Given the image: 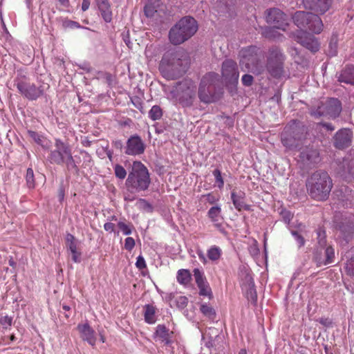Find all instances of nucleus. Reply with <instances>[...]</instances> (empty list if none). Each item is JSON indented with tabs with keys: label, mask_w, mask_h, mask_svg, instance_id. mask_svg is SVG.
<instances>
[{
	"label": "nucleus",
	"mask_w": 354,
	"mask_h": 354,
	"mask_svg": "<svg viewBox=\"0 0 354 354\" xmlns=\"http://www.w3.org/2000/svg\"><path fill=\"white\" fill-rule=\"evenodd\" d=\"M187 65V60L183 50H170L163 55L159 69L165 78L174 80L185 72Z\"/></svg>",
	"instance_id": "obj_1"
},
{
	"label": "nucleus",
	"mask_w": 354,
	"mask_h": 354,
	"mask_svg": "<svg viewBox=\"0 0 354 354\" xmlns=\"http://www.w3.org/2000/svg\"><path fill=\"white\" fill-rule=\"evenodd\" d=\"M164 91L168 100L186 108L193 106L196 97V86L190 80L178 82L172 87H165Z\"/></svg>",
	"instance_id": "obj_2"
},
{
	"label": "nucleus",
	"mask_w": 354,
	"mask_h": 354,
	"mask_svg": "<svg viewBox=\"0 0 354 354\" xmlns=\"http://www.w3.org/2000/svg\"><path fill=\"white\" fill-rule=\"evenodd\" d=\"M332 186L329 175L324 171L314 172L306 183L309 196L316 201L326 200L329 196Z\"/></svg>",
	"instance_id": "obj_3"
},
{
	"label": "nucleus",
	"mask_w": 354,
	"mask_h": 354,
	"mask_svg": "<svg viewBox=\"0 0 354 354\" xmlns=\"http://www.w3.org/2000/svg\"><path fill=\"white\" fill-rule=\"evenodd\" d=\"M151 179L147 168L141 162H134L126 180V187L131 192H145L148 189Z\"/></svg>",
	"instance_id": "obj_4"
},
{
	"label": "nucleus",
	"mask_w": 354,
	"mask_h": 354,
	"mask_svg": "<svg viewBox=\"0 0 354 354\" xmlns=\"http://www.w3.org/2000/svg\"><path fill=\"white\" fill-rule=\"evenodd\" d=\"M198 30L196 21L191 17H185L171 28L169 37L174 45H178L192 37Z\"/></svg>",
	"instance_id": "obj_5"
},
{
	"label": "nucleus",
	"mask_w": 354,
	"mask_h": 354,
	"mask_svg": "<svg viewBox=\"0 0 354 354\" xmlns=\"http://www.w3.org/2000/svg\"><path fill=\"white\" fill-rule=\"evenodd\" d=\"M266 19L273 27H266L263 29L262 35L268 39H277L279 37L277 29L286 30L288 23L286 15L279 8H270L266 12Z\"/></svg>",
	"instance_id": "obj_6"
},
{
	"label": "nucleus",
	"mask_w": 354,
	"mask_h": 354,
	"mask_svg": "<svg viewBox=\"0 0 354 354\" xmlns=\"http://www.w3.org/2000/svg\"><path fill=\"white\" fill-rule=\"evenodd\" d=\"M55 149L51 150L48 156V160L51 164L64 163L68 170L77 169L68 145L60 139H55Z\"/></svg>",
	"instance_id": "obj_7"
},
{
	"label": "nucleus",
	"mask_w": 354,
	"mask_h": 354,
	"mask_svg": "<svg viewBox=\"0 0 354 354\" xmlns=\"http://www.w3.org/2000/svg\"><path fill=\"white\" fill-rule=\"evenodd\" d=\"M259 50L253 46L241 50L240 66L243 71H248L256 75H260L264 71V65L258 57Z\"/></svg>",
	"instance_id": "obj_8"
},
{
	"label": "nucleus",
	"mask_w": 354,
	"mask_h": 354,
	"mask_svg": "<svg viewBox=\"0 0 354 354\" xmlns=\"http://www.w3.org/2000/svg\"><path fill=\"white\" fill-rule=\"evenodd\" d=\"M219 82V76L214 73H209L202 78L198 88V97L201 102L209 104L217 100L216 89Z\"/></svg>",
	"instance_id": "obj_9"
},
{
	"label": "nucleus",
	"mask_w": 354,
	"mask_h": 354,
	"mask_svg": "<svg viewBox=\"0 0 354 354\" xmlns=\"http://www.w3.org/2000/svg\"><path fill=\"white\" fill-rule=\"evenodd\" d=\"M342 110V102L335 97L326 98L321 101L317 106L311 108L310 113L315 118L322 116L335 119L339 117Z\"/></svg>",
	"instance_id": "obj_10"
},
{
	"label": "nucleus",
	"mask_w": 354,
	"mask_h": 354,
	"mask_svg": "<svg viewBox=\"0 0 354 354\" xmlns=\"http://www.w3.org/2000/svg\"><path fill=\"white\" fill-rule=\"evenodd\" d=\"M303 131L300 123L295 120L291 121L286 126L281 133V140L287 150L293 151L299 147Z\"/></svg>",
	"instance_id": "obj_11"
},
{
	"label": "nucleus",
	"mask_w": 354,
	"mask_h": 354,
	"mask_svg": "<svg viewBox=\"0 0 354 354\" xmlns=\"http://www.w3.org/2000/svg\"><path fill=\"white\" fill-rule=\"evenodd\" d=\"M295 24L299 28H306L315 34L323 29V23L317 15L308 12L298 11L292 17Z\"/></svg>",
	"instance_id": "obj_12"
},
{
	"label": "nucleus",
	"mask_w": 354,
	"mask_h": 354,
	"mask_svg": "<svg viewBox=\"0 0 354 354\" xmlns=\"http://www.w3.org/2000/svg\"><path fill=\"white\" fill-rule=\"evenodd\" d=\"M14 86L23 97L29 100H36L42 96L44 92L41 85L37 86L25 75H17L14 80Z\"/></svg>",
	"instance_id": "obj_13"
},
{
	"label": "nucleus",
	"mask_w": 354,
	"mask_h": 354,
	"mask_svg": "<svg viewBox=\"0 0 354 354\" xmlns=\"http://www.w3.org/2000/svg\"><path fill=\"white\" fill-rule=\"evenodd\" d=\"M283 60L284 57L278 48L273 47L270 49L267 69L272 76L279 77L282 75Z\"/></svg>",
	"instance_id": "obj_14"
},
{
	"label": "nucleus",
	"mask_w": 354,
	"mask_h": 354,
	"mask_svg": "<svg viewBox=\"0 0 354 354\" xmlns=\"http://www.w3.org/2000/svg\"><path fill=\"white\" fill-rule=\"evenodd\" d=\"M293 37L295 41L311 52L315 53L319 49L320 45L318 40L306 31L302 30H298L293 35Z\"/></svg>",
	"instance_id": "obj_15"
},
{
	"label": "nucleus",
	"mask_w": 354,
	"mask_h": 354,
	"mask_svg": "<svg viewBox=\"0 0 354 354\" xmlns=\"http://www.w3.org/2000/svg\"><path fill=\"white\" fill-rule=\"evenodd\" d=\"M222 75L226 81L230 83H237L239 73L236 63L232 59H227L222 65Z\"/></svg>",
	"instance_id": "obj_16"
},
{
	"label": "nucleus",
	"mask_w": 354,
	"mask_h": 354,
	"mask_svg": "<svg viewBox=\"0 0 354 354\" xmlns=\"http://www.w3.org/2000/svg\"><path fill=\"white\" fill-rule=\"evenodd\" d=\"M193 272L195 281L199 289V295L207 296L209 299L212 298V292L204 274V272L198 268H194Z\"/></svg>",
	"instance_id": "obj_17"
},
{
	"label": "nucleus",
	"mask_w": 354,
	"mask_h": 354,
	"mask_svg": "<svg viewBox=\"0 0 354 354\" xmlns=\"http://www.w3.org/2000/svg\"><path fill=\"white\" fill-rule=\"evenodd\" d=\"M145 146L140 136H131L127 142L125 153L129 156H137L144 153Z\"/></svg>",
	"instance_id": "obj_18"
},
{
	"label": "nucleus",
	"mask_w": 354,
	"mask_h": 354,
	"mask_svg": "<svg viewBox=\"0 0 354 354\" xmlns=\"http://www.w3.org/2000/svg\"><path fill=\"white\" fill-rule=\"evenodd\" d=\"M353 132L349 129L339 130L334 137V145L336 148L343 149L348 147L352 142Z\"/></svg>",
	"instance_id": "obj_19"
},
{
	"label": "nucleus",
	"mask_w": 354,
	"mask_h": 354,
	"mask_svg": "<svg viewBox=\"0 0 354 354\" xmlns=\"http://www.w3.org/2000/svg\"><path fill=\"white\" fill-rule=\"evenodd\" d=\"M320 160L319 151L313 147L304 149L299 155V161L304 165L310 167Z\"/></svg>",
	"instance_id": "obj_20"
},
{
	"label": "nucleus",
	"mask_w": 354,
	"mask_h": 354,
	"mask_svg": "<svg viewBox=\"0 0 354 354\" xmlns=\"http://www.w3.org/2000/svg\"><path fill=\"white\" fill-rule=\"evenodd\" d=\"M336 235L342 245L347 244L353 235V225L351 222L342 223L337 227Z\"/></svg>",
	"instance_id": "obj_21"
},
{
	"label": "nucleus",
	"mask_w": 354,
	"mask_h": 354,
	"mask_svg": "<svg viewBox=\"0 0 354 354\" xmlns=\"http://www.w3.org/2000/svg\"><path fill=\"white\" fill-rule=\"evenodd\" d=\"M77 330L82 340L87 342L92 346L95 345V332L88 323L78 324Z\"/></svg>",
	"instance_id": "obj_22"
},
{
	"label": "nucleus",
	"mask_w": 354,
	"mask_h": 354,
	"mask_svg": "<svg viewBox=\"0 0 354 354\" xmlns=\"http://www.w3.org/2000/svg\"><path fill=\"white\" fill-rule=\"evenodd\" d=\"M306 8L319 13H325L330 8L331 0H303Z\"/></svg>",
	"instance_id": "obj_23"
},
{
	"label": "nucleus",
	"mask_w": 354,
	"mask_h": 354,
	"mask_svg": "<svg viewBox=\"0 0 354 354\" xmlns=\"http://www.w3.org/2000/svg\"><path fill=\"white\" fill-rule=\"evenodd\" d=\"M245 193L243 191H235L233 190L231 192V200L233 203L234 207L238 211L244 210H250V206L249 205L245 204Z\"/></svg>",
	"instance_id": "obj_24"
},
{
	"label": "nucleus",
	"mask_w": 354,
	"mask_h": 354,
	"mask_svg": "<svg viewBox=\"0 0 354 354\" xmlns=\"http://www.w3.org/2000/svg\"><path fill=\"white\" fill-rule=\"evenodd\" d=\"M173 332L170 331L164 324H158L154 333V337L162 343L168 345L171 343Z\"/></svg>",
	"instance_id": "obj_25"
},
{
	"label": "nucleus",
	"mask_w": 354,
	"mask_h": 354,
	"mask_svg": "<svg viewBox=\"0 0 354 354\" xmlns=\"http://www.w3.org/2000/svg\"><path fill=\"white\" fill-rule=\"evenodd\" d=\"M101 17L106 23L112 20V11L108 0H95Z\"/></svg>",
	"instance_id": "obj_26"
},
{
	"label": "nucleus",
	"mask_w": 354,
	"mask_h": 354,
	"mask_svg": "<svg viewBox=\"0 0 354 354\" xmlns=\"http://www.w3.org/2000/svg\"><path fill=\"white\" fill-rule=\"evenodd\" d=\"M157 308L152 304H146L143 306V316L145 322L149 324H153L157 321Z\"/></svg>",
	"instance_id": "obj_27"
},
{
	"label": "nucleus",
	"mask_w": 354,
	"mask_h": 354,
	"mask_svg": "<svg viewBox=\"0 0 354 354\" xmlns=\"http://www.w3.org/2000/svg\"><path fill=\"white\" fill-rule=\"evenodd\" d=\"M207 216L216 227L221 226L223 216H221V209L219 206L212 207L207 212Z\"/></svg>",
	"instance_id": "obj_28"
},
{
	"label": "nucleus",
	"mask_w": 354,
	"mask_h": 354,
	"mask_svg": "<svg viewBox=\"0 0 354 354\" xmlns=\"http://www.w3.org/2000/svg\"><path fill=\"white\" fill-rule=\"evenodd\" d=\"M339 81L354 85V66H346L340 73Z\"/></svg>",
	"instance_id": "obj_29"
},
{
	"label": "nucleus",
	"mask_w": 354,
	"mask_h": 354,
	"mask_svg": "<svg viewBox=\"0 0 354 354\" xmlns=\"http://www.w3.org/2000/svg\"><path fill=\"white\" fill-rule=\"evenodd\" d=\"M223 254L221 248L217 245H211L207 250V257L213 263H218Z\"/></svg>",
	"instance_id": "obj_30"
},
{
	"label": "nucleus",
	"mask_w": 354,
	"mask_h": 354,
	"mask_svg": "<svg viewBox=\"0 0 354 354\" xmlns=\"http://www.w3.org/2000/svg\"><path fill=\"white\" fill-rule=\"evenodd\" d=\"M28 134L37 144L41 145L44 149H48L50 147V142L42 136L35 131H28Z\"/></svg>",
	"instance_id": "obj_31"
},
{
	"label": "nucleus",
	"mask_w": 354,
	"mask_h": 354,
	"mask_svg": "<svg viewBox=\"0 0 354 354\" xmlns=\"http://www.w3.org/2000/svg\"><path fill=\"white\" fill-rule=\"evenodd\" d=\"M176 278L179 283L187 285L191 281V274L188 270L180 269L177 272Z\"/></svg>",
	"instance_id": "obj_32"
},
{
	"label": "nucleus",
	"mask_w": 354,
	"mask_h": 354,
	"mask_svg": "<svg viewBox=\"0 0 354 354\" xmlns=\"http://www.w3.org/2000/svg\"><path fill=\"white\" fill-rule=\"evenodd\" d=\"M200 310L203 315L209 319L214 320L216 318L215 310L211 306L205 303L201 304Z\"/></svg>",
	"instance_id": "obj_33"
},
{
	"label": "nucleus",
	"mask_w": 354,
	"mask_h": 354,
	"mask_svg": "<svg viewBox=\"0 0 354 354\" xmlns=\"http://www.w3.org/2000/svg\"><path fill=\"white\" fill-rule=\"evenodd\" d=\"M305 226L299 224L297 230H291V234L297 241L299 248L304 246L305 244L304 238L300 234V232H303Z\"/></svg>",
	"instance_id": "obj_34"
},
{
	"label": "nucleus",
	"mask_w": 354,
	"mask_h": 354,
	"mask_svg": "<svg viewBox=\"0 0 354 354\" xmlns=\"http://www.w3.org/2000/svg\"><path fill=\"white\" fill-rule=\"evenodd\" d=\"M162 115V111L158 105L153 106L149 111V117L154 121L160 119Z\"/></svg>",
	"instance_id": "obj_35"
},
{
	"label": "nucleus",
	"mask_w": 354,
	"mask_h": 354,
	"mask_svg": "<svg viewBox=\"0 0 354 354\" xmlns=\"http://www.w3.org/2000/svg\"><path fill=\"white\" fill-rule=\"evenodd\" d=\"M114 174L116 178L120 180H124L127 176L126 169L120 165H115L114 166Z\"/></svg>",
	"instance_id": "obj_36"
},
{
	"label": "nucleus",
	"mask_w": 354,
	"mask_h": 354,
	"mask_svg": "<svg viewBox=\"0 0 354 354\" xmlns=\"http://www.w3.org/2000/svg\"><path fill=\"white\" fill-rule=\"evenodd\" d=\"M337 52V37L335 35H333L329 42V55L330 56H335Z\"/></svg>",
	"instance_id": "obj_37"
},
{
	"label": "nucleus",
	"mask_w": 354,
	"mask_h": 354,
	"mask_svg": "<svg viewBox=\"0 0 354 354\" xmlns=\"http://www.w3.org/2000/svg\"><path fill=\"white\" fill-rule=\"evenodd\" d=\"M118 226L124 235H129L132 233L133 225L131 224H127L123 221H119L118 223Z\"/></svg>",
	"instance_id": "obj_38"
},
{
	"label": "nucleus",
	"mask_w": 354,
	"mask_h": 354,
	"mask_svg": "<svg viewBox=\"0 0 354 354\" xmlns=\"http://www.w3.org/2000/svg\"><path fill=\"white\" fill-rule=\"evenodd\" d=\"M326 259L324 264H329L333 262L335 258V250L331 246H328L325 250Z\"/></svg>",
	"instance_id": "obj_39"
},
{
	"label": "nucleus",
	"mask_w": 354,
	"mask_h": 354,
	"mask_svg": "<svg viewBox=\"0 0 354 354\" xmlns=\"http://www.w3.org/2000/svg\"><path fill=\"white\" fill-rule=\"evenodd\" d=\"M156 11V6L151 3H147L144 8V12L147 17H153Z\"/></svg>",
	"instance_id": "obj_40"
},
{
	"label": "nucleus",
	"mask_w": 354,
	"mask_h": 354,
	"mask_svg": "<svg viewBox=\"0 0 354 354\" xmlns=\"http://www.w3.org/2000/svg\"><path fill=\"white\" fill-rule=\"evenodd\" d=\"M213 175L214 176L215 183H216L217 187L219 189L223 188V185H224V181H223L222 176H221V171L218 169H214L213 171Z\"/></svg>",
	"instance_id": "obj_41"
},
{
	"label": "nucleus",
	"mask_w": 354,
	"mask_h": 354,
	"mask_svg": "<svg viewBox=\"0 0 354 354\" xmlns=\"http://www.w3.org/2000/svg\"><path fill=\"white\" fill-rule=\"evenodd\" d=\"M26 180L27 185L29 188H34L35 180H34V173L31 168H28L26 171Z\"/></svg>",
	"instance_id": "obj_42"
},
{
	"label": "nucleus",
	"mask_w": 354,
	"mask_h": 354,
	"mask_svg": "<svg viewBox=\"0 0 354 354\" xmlns=\"http://www.w3.org/2000/svg\"><path fill=\"white\" fill-rule=\"evenodd\" d=\"M12 324V317L8 315L3 316L0 318V325L4 328H10Z\"/></svg>",
	"instance_id": "obj_43"
},
{
	"label": "nucleus",
	"mask_w": 354,
	"mask_h": 354,
	"mask_svg": "<svg viewBox=\"0 0 354 354\" xmlns=\"http://www.w3.org/2000/svg\"><path fill=\"white\" fill-rule=\"evenodd\" d=\"M345 269L348 275L354 276V257L347 260Z\"/></svg>",
	"instance_id": "obj_44"
},
{
	"label": "nucleus",
	"mask_w": 354,
	"mask_h": 354,
	"mask_svg": "<svg viewBox=\"0 0 354 354\" xmlns=\"http://www.w3.org/2000/svg\"><path fill=\"white\" fill-rule=\"evenodd\" d=\"M318 243L321 247L326 246V232L322 229H319L317 232Z\"/></svg>",
	"instance_id": "obj_45"
},
{
	"label": "nucleus",
	"mask_w": 354,
	"mask_h": 354,
	"mask_svg": "<svg viewBox=\"0 0 354 354\" xmlns=\"http://www.w3.org/2000/svg\"><path fill=\"white\" fill-rule=\"evenodd\" d=\"M140 193L139 192H131L129 189L127 188V192L124 194V201L128 202H132L136 198V194Z\"/></svg>",
	"instance_id": "obj_46"
},
{
	"label": "nucleus",
	"mask_w": 354,
	"mask_h": 354,
	"mask_svg": "<svg viewBox=\"0 0 354 354\" xmlns=\"http://www.w3.org/2000/svg\"><path fill=\"white\" fill-rule=\"evenodd\" d=\"M178 308L183 309L188 304V299L185 296H179L176 299Z\"/></svg>",
	"instance_id": "obj_47"
},
{
	"label": "nucleus",
	"mask_w": 354,
	"mask_h": 354,
	"mask_svg": "<svg viewBox=\"0 0 354 354\" xmlns=\"http://www.w3.org/2000/svg\"><path fill=\"white\" fill-rule=\"evenodd\" d=\"M135 246V241L132 237H127L124 241V248L131 251Z\"/></svg>",
	"instance_id": "obj_48"
},
{
	"label": "nucleus",
	"mask_w": 354,
	"mask_h": 354,
	"mask_svg": "<svg viewBox=\"0 0 354 354\" xmlns=\"http://www.w3.org/2000/svg\"><path fill=\"white\" fill-rule=\"evenodd\" d=\"M136 266L139 270H142L144 268H146L147 264H146L144 257L142 255H139L137 257L136 262Z\"/></svg>",
	"instance_id": "obj_49"
},
{
	"label": "nucleus",
	"mask_w": 354,
	"mask_h": 354,
	"mask_svg": "<svg viewBox=\"0 0 354 354\" xmlns=\"http://www.w3.org/2000/svg\"><path fill=\"white\" fill-rule=\"evenodd\" d=\"M241 82L244 86H250L253 82V77L251 75L245 74L243 75Z\"/></svg>",
	"instance_id": "obj_50"
},
{
	"label": "nucleus",
	"mask_w": 354,
	"mask_h": 354,
	"mask_svg": "<svg viewBox=\"0 0 354 354\" xmlns=\"http://www.w3.org/2000/svg\"><path fill=\"white\" fill-rule=\"evenodd\" d=\"M247 280L249 282V292L251 295V298L253 300H256L257 295H256V292L254 289V284L252 281V278L250 276H247Z\"/></svg>",
	"instance_id": "obj_51"
},
{
	"label": "nucleus",
	"mask_w": 354,
	"mask_h": 354,
	"mask_svg": "<svg viewBox=\"0 0 354 354\" xmlns=\"http://www.w3.org/2000/svg\"><path fill=\"white\" fill-rule=\"evenodd\" d=\"M281 215H282L283 221L286 223H289L292 218V214H291V212L289 211H287V210L282 211Z\"/></svg>",
	"instance_id": "obj_52"
},
{
	"label": "nucleus",
	"mask_w": 354,
	"mask_h": 354,
	"mask_svg": "<svg viewBox=\"0 0 354 354\" xmlns=\"http://www.w3.org/2000/svg\"><path fill=\"white\" fill-rule=\"evenodd\" d=\"M72 254V260L75 263H80L81 261V253L77 250L71 252Z\"/></svg>",
	"instance_id": "obj_53"
},
{
	"label": "nucleus",
	"mask_w": 354,
	"mask_h": 354,
	"mask_svg": "<svg viewBox=\"0 0 354 354\" xmlns=\"http://www.w3.org/2000/svg\"><path fill=\"white\" fill-rule=\"evenodd\" d=\"M104 229L105 231L111 233L115 231V225L110 222L106 223L104 225Z\"/></svg>",
	"instance_id": "obj_54"
},
{
	"label": "nucleus",
	"mask_w": 354,
	"mask_h": 354,
	"mask_svg": "<svg viewBox=\"0 0 354 354\" xmlns=\"http://www.w3.org/2000/svg\"><path fill=\"white\" fill-rule=\"evenodd\" d=\"M346 165L348 174L352 177H354V161H352L348 164L346 163Z\"/></svg>",
	"instance_id": "obj_55"
},
{
	"label": "nucleus",
	"mask_w": 354,
	"mask_h": 354,
	"mask_svg": "<svg viewBox=\"0 0 354 354\" xmlns=\"http://www.w3.org/2000/svg\"><path fill=\"white\" fill-rule=\"evenodd\" d=\"M206 199L208 203L213 204L218 201V198H216L213 194H208L206 195Z\"/></svg>",
	"instance_id": "obj_56"
},
{
	"label": "nucleus",
	"mask_w": 354,
	"mask_h": 354,
	"mask_svg": "<svg viewBox=\"0 0 354 354\" xmlns=\"http://www.w3.org/2000/svg\"><path fill=\"white\" fill-rule=\"evenodd\" d=\"M91 0H82V10L86 11L89 8Z\"/></svg>",
	"instance_id": "obj_57"
},
{
	"label": "nucleus",
	"mask_w": 354,
	"mask_h": 354,
	"mask_svg": "<svg viewBox=\"0 0 354 354\" xmlns=\"http://www.w3.org/2000/svg\"><path fill=\"white\" fill-rule=\"evenodd\" d=\"M66 244L67 245L70 244V243H75V242L77 241L75 240V236L71 234H68L66 235Z\"/></svg>",
	"instance_id": "obj_58"
},
{
	"label": "nucleus",
	"mask_w": 354,
	"mask_h": 354,
	"mask_svg": "<svg viewBox=\"0 0 354 354\" xmlns=\"http://www.w3.org/2000/svg\"><path fill=\"white\" fill-rule=\"evenodd\" d=\"M320 125L323 126L326 130L333 131L335 129V127L333 126L331 123H319Z\"/></svg>",
	"instance_id": "obj_59"
},
{
	"label": "nucleus",
	"mask_w": 354,
	"mask_h": 354,
	"mask_svg": "<svg viewBox=\"0 0 354 354\" xmlns=\"http://www.w3.org/2000/svg\"><path fill=\"white\" fill-rule=\"evenodd\" d=\"M197 254L198 256V258L203 263H205L207 262V259H206V257L205 256V254H203V251L201 250H198L197 251Z\"/></svg>",
	"instance_id": "obj_60"
},
{
	"label": "nucleus",
	"mask_w": 354,
	"mask_h": 354,
	"mask_svg": "<svg viewBox=\"0 0 354 354\" xmlns=\"http://www.w3.org/2000/svg\"><path fill=\"white\" fill-rule=\"evenodd\" d=\"M67 247L70 252H74L75 250H77V241L75 243H70V244L67 245Z\"/></svg>",
	"instance_id": "obj_61"
},
{
	"label": "nucleus",
	"mask_w": 354,
	"mask_h": 354,
	"mask_svg": "<svg viewBox=\"0 0 354 354\" xmlns=\"http://www.w3.org/2000/svg\"><path fill=\"white\" fill-rule=\"evenodd\" d=\"M232 1L233 0H218V2L225 6V7H227L228 6H230L231 3H232Z\"/></svg>",
	"instance_id": "obj_62"
},
{
	"label": "nucleus",
	"mask_w": 354,
	"mask_h": 354,
	"mask_svg": "<svg viewBox=\"0 0 354 354\" xmlns=\"http://www.w3.org/2000/svg\"><path fill=\"white\" fill-rule=\"evenodd\" d=\"M59 3L64 8H68L70 6L69 0H58Z\"/></svg>",
	"instance_id": "obj_63"
},
{
	"label": "nucleus",
	"mask_w": 354,
	"mask_h": 354,
	"mask_svg": "<svg viewBox=\"0 0 354 354\" xmlns=\"http://www.w3.org/2000/svg\"><path fill=\"white\" fill-rule=\"evenodd\" d=\"M114 146L118 149H122V142L121 140H115L113 142Z\"/></svg>",
	"instance_id": "obj_64"
}]
</instances>
